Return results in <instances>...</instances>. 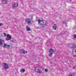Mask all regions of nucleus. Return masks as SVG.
<instances>
[{
	"instance_id": "1",
	"label": "nucleus",
	"mask_w": 76,
	"mask_h": 76,
	"mask_svg": "<svg viewBox=\"0 0 76 76\" xmlns=\"http://www.w3.org/2000/svg\"><path fill=\"white\" fill-rule=\"evenodd\" d=\"M38 24L40 26V28L42 29H44V27L45 26L47 25V21H45L43 20H41L40 19L38 20Z\"/></svg>"
},
{
	"instance_id": "2",
	"label": "nucleus",
	"mask_w": 76,
	"mask_h": 76,
	"mask_svg": "<svg viewBox=\"0 0 76 76\" xmlns=\"http://www.w3.org/2000/svg\"><path fill=\"white\" fill-rule=\"evenodd\" d=\"M49 52L50 53L49 54V56H51L53 55V54L54 52V50L52 49H50L49 50Z\"/></svg>"
},
{
	"instance_id": "3",
	"label": "nucleus",
	"mask_w": 76,
	"mask_h": 76,
	"mask_svg": "<svg viewBox=\"0 0 76 76\" xmlns=\"http://www.w3.org/2000/svg\"><path fill=\"white\" fill-rule=\"evenodd\" d=\"M35 71L37 73H39L40 74L42 73V72L41 70H39L38 68H35Z\"/></svg>"
},
{
	"instance_id": "4",
	"label": "nucleus",
	"mask_w": 76,
	"mask_h": 76,
	"mask_svg": "<svg viewBox=\"0 0 76 76\" xmlns=\"http://www.w3.org/2000/svg\"><path fill=\"white\" fill-rule=\"evenodd\" d=\"M3 65H4V67L5 69H8L9 68V65L7 64L3 63Z\"/></svg>"
},
{
	"instance_id": "5",
	"label": "nucleus",
	"mask_w": 76,
	"mask_h": 76,
	"mask_svg": "<svg viewBox=\"0 0 76 76\" xmlns=\"http://www.w3.org/2000/svg\"><path fill=\"white\" fill-rule=\"evenodd\" d=\"M25 21L26 23L29 25V23H31V20L30 18H27L26 19Z\"/></svg>"
},
{
	"instance_id": "6",
	"label": "nucleus",
	"mask_w": 76,
	"mask_h": 76,
	"mask_svg": "<svg viewBox=\"0 0 76 76\" xmlns=\"http://www.w3.org/2000/svg\"><path fill=\"white\" fill-rule=\"evenodd\" d=\"M7 37L6 38L7 40H10L11 39V35L10 34H7Z\"/></svg>"
},
{
	"instance_id": "7",
	"label": "nucleus",
	"mask_w": 76,
	"mask_h": 76,
	"mask_svg": "<svg viewBox=\"0 0 76 76\" xmlns=\"http://www.w3.org/2000/svg\"><path fill=\"white\" fill-rule=\"evenodd\" d=\"M12 6L13 7H17L18 6V4L17 3H14L12 4Z\"/></svg>"
},
{
	"instance_id": "8",
	"label": "nucleus",
	"mask_w": 76,
	"mask_h": 76,
	"mask_svg": "<svg viewBox=\"0 0 76 76\" xmlns=\"http://www.w3.org/2000/svg\"><path fill=\"white\" fill-rule=\"evenodd\" d=\"M4 44V41L3 40L1 39H0V45H2L3 44Z\"/></svg>"
},
{
	"instance_id": "9",
	"label": "nucleus",
	"mask_w": 76,
	"mask_h": 76,
	"mask_svg": "<svg viewBox=\"0 0 76 76\" xmlns=\"http://www.w3.org/2000/svg\"><path fill=\"white\" fill-rule=\"evenodd\" d=\"M1 1L2 4H6L7 1V0H1Z\"/></svg>"
},
{
	"instance_id": "10",
	"label": "nucleus",
	"mask_w": 76,
	"mask_h": 76,
	"mask_svg": "<svg viewBox=\"0 0 76 76\" xmlns=\"http://www.w3.org/2000/svg\"><path fill=\"white\" fill-rule=\"evenodd\" d=\"M72 45V48H76V44L74 43H72L71 44Z\"/></svg>"
},
{
	"instance_id": "11",
	"label": "nucleus",
	"mask_w": 76,
	"mask_h": 76,
	"mask_svg": "<svg viewBox=\"0 0 76 76\" xmlns=\"http://www.w3.org/2000/svg\"><path fill=\"white\" fill-rule=\"evenodd\" d=\"M57 25L56 24H54L53 26V29L54 30H56V29H57Z\"/></svg>"
},
{
	"instance_id": "12",
	"label": "nucleus",
	"mask_w": 76,
	"mask_h": 76,
	"mask_svg": "<svg viewBox=\"0 0 76 76\" xmlns=\"http://www.w3.org/2000/svg\"><path fill=\"white\" fill-rule=\"evenodd\" d=\"M26 28L27 31H31V29L28 26H26Z\"/></svg>"
},
{
	"instance_id": "13",
	"label": "nucleus",
	"mask_w": 76,
	"mask_h": 76,
	"mask_svg": "<svg viewBox=\"0 0 76 76\" xmlns=\"http://www.w3.org/2000/svg\"><path fill=\"white\" fill-rule=\"evenodd\" d=\"M21 52L22 53H23V54H25V53H27V51H25L23 50H21Z\"/></svg>"
},
{
	"instance_id": "14",
	"label": "nucleus",
	"mask_w": 76,
	"mask_h": 76,
	"mask_svg": "<svg viewBox=\"0 0 76 76\" xmlns=\"http://www.w3.org/2000/svg\"><path fill=\"white\" fill-rule=\"evenodd\" d=\"M25 72V69H22L20 71V72L21 73H23V72Z\"/></svg>"
},
{
	"instance_id": "15",
	"label": "nucleus",
	"mask_w": 76,
	"mask_h": 76,
	"mask_svg": "<svg viewBox=\"0 0 76 76\" xmlns=\"http://www.w3.org/2000/svg\"><path fill=\"white\" fill-rule=\"evenodd\" d=\"M74 75H75V73H73L68 75V76H73Z\"/></svg>"
},
{
	"instance_id": "16",
	"label": "nucleus",
	"mask_w": 76,
	"mask_h": 76,
	"mask_svg": "<svg viewBox=\"0 0 76 76\" xmlns=\"http://www.w3.org/2000/svg\"><path fill=\"white\" fill-rule=\"evenodd\" d=\"M2 36L3 37H6V34L5 33H4L2 34Z\"/></svg>"
},
{
	"instance_id": "17",
	"label": "nucleus",
	"mask_w": 76,
	"mask_h": 76,
	"mask_svg": "<svg viewBox=\"0 0 76 76\" xmlns=\"http://www.w3.org/2000/svg\"><path fill=\"white\" fill-rule=\"evenodd\" d=\"M3 44L4 45V47H7V44H5L4 43Z\"/></svg>"
},
{
	"instance_id": "18",
	"label": "nucleus",
	"mask_w": 76,
	"mask_h": 76,
	"mask_svg": "<svg viewBox=\"0 0 76 76\" xmlns=\"http://www.w3.org/2000/svg\"><path fill=\"white\" fill-rule=\"evenodd\" d=\"M45 72H47L48 71V70L47 69H45Z\"/></svg>"
},
{
	"instance_id": "19",
	"label": "nucleus",
	"mask_w": 76,
	"mask_h": 76,
	"mask_svg": "<svg viewBox=\"0 0 76 76\" xmlns=\"http://www.w3.org/2000/svg\"><path fill=\"white\" fill-rule=\"evenodd\" d=\"M10 45H7V47H8V48H9V47H10Z\"/></svg>"
},
{
	"instance_id": "20",
	"label": "nucleus",
	"mask_w": 76,
	"mask_h": 76,
	"mask_svg": "<svg viewBox=\"0 0 76 76\" xmlns=\"http://www.w3.org/2000/svg\"><path fill=\"white\" fill-rule=\"evenodd\" d=\"M2 25H3V24L2 23H0V26H2Z\"/></svg>"
},
{
	"instance_id": "21",
	"label": "nucleus",
	"mask_w": 76,
	"mask_h": 76,
	"mask_svg": "<svg viewBox=\"0 0 76 76\" xmlns=\"http://www.w3.org/2000/svg\"><path fill=\"white\" fill-rule=\"evenodd\" d=\"M74 36L75 38H76V35H74Z\"/></svg>"
},
{
	"instance_id": "22",
	"label": "nucleus",
	"mask_w": 76,
	"mask_h": 76,
	"mask_svg": "<svg viewBox=\"0 0 76 76\" xmlns=\"http://www.w3.org/2000/svg\"><path fill=\"white\" fill-rule=\"evenodd\" d=\"M73 57H76V55H73Z\"/></svg>"
},
{
	"instance_id": "23",
	"label": "nucleus",
	"mask_w": 76,
	"mask_h": 76,
	"mask_svg": "<svg viewBox=\"0 0 76 76\" xmlns=\"http://www.w3.org/2000/svg\"><path fill=\"white\" fill-rule=\"evenodd\" d=\"M73 69H75V66H74V67H73Z\"/></svg>"
},
{
	"instance_id": "24",
	"label": "nucleus",
	"mask_w": 76,
	"mask_h": 76,
	"mask_svg": "<svg viewBox=\"0 0 76 76\" xmlns=\"http://www.w3.org/2000/svg\"><path fill=\"white\" fill-rule=\"evenodd\" d=\"M11 41H12V42H14V40H11Z\"/></svg>"
},
{
	"instance_id": "25",
	"label": "nucleus",
	"mask_w": 76,
	"mask_h": 76,
	"mask_svg": "<svg viewBox=\"0 0 76 76\" xmlns=\"http://www.w3.org/2000/svg\"><path fill=\"white\" fill-rule=\"evenodd\" d=\"M69 1H70V2L72 1V0H69Z\"/></svg>"
},
{
	"instance_id": "26",
	"label": "nucleus",
	"mask_w": 76,
	"mask_h": 76,
	"mask_svg": "<svg viewBox=\"0 0 76 76\" xmlns=\"http://www.w3.org/2000/svg\"><path fill=\"white\" fill-rule=\"evenodd\" d=\"M65 25H66V26H67V24H66Z\"/></svg>"
}]
</instances>
